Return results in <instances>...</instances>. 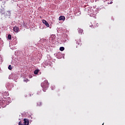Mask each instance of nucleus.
<instances>
[{
  "instance_id": "nucleus-12",
  "label": "nucleus",
  "mask_w": 125,
  "mask_h": 125,
  "mask_svg": "<svg viewBox=\"0 0 125 125\" xmlns=\"http://www.w3.org/2000/svg\"><path fill=\"white\" fill-rule=\"evenodd\" d=\"M8 68L9 70H12V67H11V65H9Z\"/></svg>"
},
{
  "instance_id": "nucleus-11",
  "label": "nucleus",
  "mask_w": 125,
  "mask_h": 125,
  "mask_svg": "<svg viewBox=\"0 0 125 125\" xmlns=\"http://www.w3.org/2000/svg\"><path fill=\"white\" fill-rule=\"evenodd\" d=\"M7 38H8V40H11V35L9 34V35H8Z\"/></svg>"
},
{
  "instance_id": "nucleus-5",
  "label": "nucleus",
  "mask_w": 125,
  "mask_h": 125,
  "mask_svg": "<svg viewBox=\"0 0 125 125\" xmlns=\"http://www.w3.org/2000/svg\"><path fill=\"white\" fill-rule=\"evenodd\" d=\"M59 20H60V21L63 20V21H64L65 20V17L64 16H61L59 18Z\"/></svg>"
},
{
  "instance_id": "nucleus-14",
  "label": "nucleus",
  "mask_w": 125,
  "mask_h": 125,
  "mask_svg": "<svg viewBox=\"0 0 125 125\" xmlns=\"http://www.w3.org/2000/svg\"><path fill=\"white\" fill-rule=\"evenodd\" d=\"M110 3H113V2L111 1V2H110Z\"/></svg>"
},
{
  "instance_id": "nucleus-3",
  "label": "nucleus",
  "mask_w": 125,
  "mask_h": 125,
  "mask_svg": "<svg viewBox=\"0 0 125 125\" xmlns=\"http://www.w3.org/2000/svg\"><path fill=\"white\" fill-rule=\"evenodd\" d=\"M13 31L15 32V33H18V32H19V27L18 26H14L13 27Z\"/></svg>"
},
{
  "instance_id": "nucleus-6",
  "label": "nucleus",
  "mask_w": 125,
  "mask_h": 125,
  "mask_svg": "<svg viewBox=\"0 0 125 125\" xmlns=\"http://www.w3.org/2000/svg\"><path fill=\"white\" fill-rule=\"evenodd\" d=\"M42 102H37V106H38L39 107H41V106H42Z\"/></svg>"
},
{
  "instance_id": "nucleus-10",
  "label": "nucleus",
  "mask_w": 125,
  "mask_h": 125,
  "mask_svg": "<svg viewBox=\"0 0 125 125\" xmlns=\"http://www.w3.org/2000/svg\"><path fill=\"white\" fill-rule=\"evenodd\" d=\"M65 49V48H64V47H61L60 48V50L61 51H64V50Z\"/></svg>"
},
{
  "instance_id": "nucleus-8",
  "label": "nucleus",
  "mask_w": 125,
  "mask_h": 125,
  "mask_svg": "<svg viewBox=\"0 0 125 125\" xmlns=\"http://www.w3.org/2000/svg\"><path fill=\"white\" fill-rule=\"evenodd\" d=\"M39 72H40V70L37 69L34 71V74L35 75H38Z\"/></svg>"
},
{
  "instance_id": "nucleus-7",
  "label": "nucleus",
  "mask_w": 125,
  "mask_h": 125,
  "mask_svg": "<svg viewBox=\"0 0 125 125\" xmlns=\"http://www.w3.org/2000/svg\"><path fill=\"white\" fill-rule=\"evenodd\" d=\"M78 32H79V34H82L83 32V29H82L81 28H78Z\"/></svg>"
},
{
  "instance_id": "nucleus-9",
  "label": "nucleus",
  "mask_w": 125,
  "mask_h": 125,
  "mask_svg": "<svg viewBox=\"0 0 125 125\" xmlns=\"http://www.w3.org/2000/svg\"><path fill=\"white\" fill-rule=\"evenodd\" d=\"M23 82L25 83H28V82H30V80L26 78H24Z\"/></svg>"
},
{
  "instance_id": "nucleus-15",
  "label": "nucleus",
  "mask_w": 125,
  "mask_h": 125,
  "mask_svg": "<svg viewBox=\"0 0 125 125\" xmlns=\"http://www.w3.org/2000/svg\"><path fill=\"white\" fill-rule=\"evenodd\" d=\"M103 125H104V123L103 124Z\"/></svg>"
},
{
  "instance_id": "nucleus-2",
  "label": "nucleus",
  "mask_w": 125,
  "mask_h": 125,
  "mask_svg": "<svg viewBox=\"0 0 125 125\" xmlns=\"http://www.w3.org/2000/svg\"><path fill=\"white\" fill-rule=\"evenodd\" d=\"M24 122L23 124L21 123V122H20L19 123V125H29V120H28L27 119L25 118L24 120Z\"/></svg>"
},
{
  "instance_id": "nucleus-1",
  "label": "nucleus",
  "mask_w": 125,
  "mask_h": 125,
  "mask_svg": "<svg viewBox=\"0 0 125 125\" xmlns=\"http://www.w3.org/2000/svg\"><path fill=\"white\" fill-rule=\"evenodd\" d=\"M41 86L43 88V91H45L48 88V82L47 80H45L41 83Z\"/></svg>"
},
{
  "instance_id": "nucleus-13",
  "label": "nucleus",
  "mask_w": 125,
  "mask_h": 125,
  "mask_svg": "<svg viewBox=\"0 0 125 125\" xmlns=\"http://www.w3.org/2000/svg\"><path fill=\"white\" fill-rule=\"evenodd\" d=\"M98 23H97L96 24V25H95V28H97V27H98Z\"/></svg>"
},
{
  "instance_id": "nucleus-4",
  "label": "nucleus",
  "mask_w": 125,
  "mask_h": 125,
  "mask_svg": "<svg viewBox=\"0 0 125 125\" xmlns=\"http://www.w3.org/2000/svg\"><path fill=\"white\" fill-rule=\"evenodd\" d=\"M42 23L43 24H44V25H45V26H46V27H49V23H48V22H47V21H46L43 20Z\"/></svg>"
}]
</instances>
